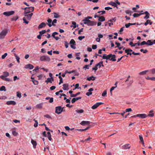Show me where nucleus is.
Here are the masks:
<instances>
[{
  "label": "nucleus",
  "instance_id": "bf43d9fd",
  "mask_svg": "<svg viewBox=\"0 0 155 155\" xmlns=\"http://www.w3.org/2000/svg\"><path fill=\"white\" fill-rule=\"evenodd\" d=\"M89 66H89V64H88V65H85L84 67L83 68H84L85 69H88L89 68Z\"/></svg>",
  "mask_w": 155,
  "mask_h": 155
},
{
  "label": "nucleus",
  "instance_id": "5701e85b",
  "mask_svg": "<svg viewBox=\"0 0 155 155\" xmlns=\"http://www.w3.org/2000/svg\"><path fill=\"white\" fill-rule=\"evenodd\" d=\"M90 21L89 20H88L87 18H85L82 21H84V24H88L89 21Z\"/></svg>",
  "mask_w": 155,
  "mask_h": 155
},
{
  "label": "nucleus",
  "instance_id": "a19ab883",
  "mask_svg": "<svg viewBox=\"0 0 155 155\" xmlns=\"http://www.w3.org/2000/svg\"><path fill=\"white\" fill-rule=\"evenodd\" d=\"M3 75L6 77L9 75V73L7 72H3Z\"/></svg>",
  "mask_w": 155,
  "mask_h": 155
},
{
  "label": "nucleus",
  "instance_id": "dca6fc26",
  "mask_svg": "<svg viewBox=\"0 0 155 155\" xmlns=\"http://www.w3.org/2000/svg\"><path fill=\"white\" fill-rule=\"evenodd\" d=\"M31 143L33 145V147L34 149L36 148V146L37 145V143L36 141L33 140V139L31 140Z\"/></svg>",
  "mask_w": 155,
  "mask_h": 155
},
{
  "label": "nucleus",
  "instance_id": "5fc2aeb1",
  "mask_svg": "<svg viewBox=\"0 0 155 155\" xmlns=\"http://www.w3.org/2000/svg\"><path fill=\"white\" fill-rule=\"evenodd\" d=\"M84 38V36H80L78 37V39L80 40H81L82 39Z\"/></svg>",
  "mask_w": 155,
  "mask_h": 155
},
{
  "label": "nucleus",
  "instance_id": "2f4dec72",
  "mask_svg": "<svg viewBox=\"0 0 155 155\" xmlns=\"http://www.w3.org/2000/svg\"><path fill=\"white\" fill-rule=\"evenodd\" d=\"M14 56L15 57L17 62H18V63H19L20 62V61H19L20 58H19V57L15 53H14Z\"/></svg>",
  "mask_w": 155,
  "mask_h": 155
},
{
  "label": "nucleus",
  "instance_id": "4be33fe9",
  "mask_svg": "<svg viewBox=\"0 0 155 155\" xmlns=\"http://www.w3.org/2000/svg\"><path fill=\"white\" fill-rule=\"evenodd\" d=\"M95 79V77H94L93 76H92L91 77H88L87 78V80L88 81H90L91 80L94 81Z\"/></svg>",
  "mask_w": 155,
  "mask_h": 155
},
{
  "label": "nucleus",
  "instance_id": "774afa93",
  "mask_svg": "<svg viewBox=\"0 0 155 155\" xmlns=\"http://www.w3.org/2000/svg\"><path fill=\"white\" fill-rule=\"evenodd\" d=\"M76 101V99H75V98H74L72 99V100H71V102L73 104L74 102H75Z\"/></svg>",
  "mask_w": 155,
  "mask_h": 155
},
{
  "label": "nucleus",
  "instance_id": "37998d69",
  "mask_svg": "<svg viewBox=\"0 0 155 155\" xmlns=\"http://www.w3.org/2000/svg\"><path fill=\"white\" fill-rule=\"evenodd\" d=\"M149 71H151L153 74H155V68H153L149 70Z\"/></svg>",
  "mask_w": 155,
  "mask_h": 155
},
{
  "label": "nucleus",
  "instance_id": "69168bd1",
  "mask_svg": "<svg viewBox=\"0 0 155 155\" xmlns=\"http://www.w3.org/2000/svg\"><path fill=\"white\" fill-rule=\"evenodd\" d=\"M111 9H112V8L109 7H106L105 8V9L107 10H109Z\"/></svg>",
  "mask_w": 155,
  "mask_h": 155
},
{
  "label": "nucleus",
  "instance_id": "4c0bfd02",
  "mask_svg": "<svg viewBox=\"0 0 155 155\" xmlns=\"http://www.w3.org/2000/svg\"><path fill=\"white\" fill-rule=\"evenodd\" d=\"M139 137L140 140V141L141 142V143H143V137L142 135H139Z\"/></svg>",
  "mask_w": 155,
  "mask_h": 155
},
{
  "label": "nucleus",
  "instance_id": "c756f323",
  "mask_svg": "<svg viewBox=\"0 0 155 155\" xmlns=\"http://www.w3.org/2000/svg\"><path fill=\"white\" fill-rule=\"evenodd\" d=\"M70 44L71 45H76V42L73 39H72L71 40L70 42Z\"/></svg>",
  "mask_w": 155,
  "mask_h": 155
},
{
  "label": "nucleus",
  "instance_id": "20e7f679",
  "mask_svg": "<svg viewBox=\"0 0 155 155\" xmlns=\"http://www.w3.org/2000/svg\"><path fill=\"white\" fill-rule=\"evenodd\" d=\"M7 30H3L1 33H0V39L3 38L7 33Z\"/></svg>",
  "mask_w": 155,
  "mask_h": 155
},
{
  "label": "nucleus",
  "instance_id": "864d4df0",
  "mask_svg": "<svg viewBox=\"0 0 155 155\" xmlns=\"http://www.w3.org/2000/svg\"><path fill=\"white\" fill-rule=\"evenodd\" d=\"M64 42L65 46V47L66 48H68V43L66 41H64Z\"/></svg>",
  "mask_w": 155,
  "mask_h": 155
},
{
  "label": "nucleus",
  "instance_id": "a211bd4d",
  "mask_svg": "<svg viewBox=\"0 0 155 155\" xmlns=\"http://www.w3.org/2000/svg\"><path fill=\"white\" fill-rule=\"evenodd\" d=\"M48 23H47V24L49 26V27H51L52 25V24H51L52 22V20L50 18H49L47 20Z\"/></svg>",
  "mask_w": 155,
  "mask_h": 155
},
{
  "label": "nucleus",
  "instance_id": "8fccbe9b",
  "mask_svg": "<svg viewBox=\"0 0 155 155\" xmlns=\"http://www.w3.org/2000/svg\"><path fill=\"white\" fill-rule=\"evenodd\" d=\"M140 51L141 52H143L144 53H146L148 52V51L146 49L144 50L143 49H141Z\"/></svg>",
  "mask_w": 155,
  "mask_h": 155
},
{
  "label": "nucleus",
  "instance_id": "4468645a",
  "mask_svg": "<svg viewBox=\"0 0 155 155\" xmlns=\"http://www.w3.org/2000/svg\"><path fill=\"white\" fill-rule=\"evenodd\" d=\"M143 13V14H146L145 16L144 17V19H148L149 18L150 14L148 12L145 11L144 13Z\"/></svg>",
  "mask_w": 155,
  "mask_h": 155
},
{
  "label": "nucleus",
  "instance_id": "f704fd0d",
  "mask_svg": "<svg viewBox=\"0 0 155 155\" xmlns=\"http://www.w3.org/2000/svg\"><path fill=\"white\" fill-rule=\"evenodd\" d=\"M76 111L78 113H81L84 112V110L83 109L77 110H76Z\"/></svg>",
  "mask_w": 155,
  "mask_h": 155
},
{
  "label": "nucleus",
  "instance_id": "0e129e2a",
  "mask_svg": "<svg viewBox=\"0 0 155 155\" xmlns=\"http://www.w3.org/2000/svg\"><path fill=\"white\" fill-rule=\"evenodd\" d=\"M125 12L127 14H129L130 13H131V11H130V10H127L125 11Z\"/></svg>",
  "mask_w": 155,
  "mask_h": 155
},
{
  "label": "nucleus",
  "instance_id": "e2e57ef3",
  "mask_svg": "<svg viewBox=\"0 0 155 155\" xmlns=\"http://www.w3.org/2000/svg\"><path fill=\"white\" fill-rule=\"evenodd\" d=\"M132 110L131 108H127L126 110V112H129L132 111Z\"/></svg>",
  "mask_w": 155,
  "mask_h": 155
},
{
  "label": "nucleus",
  "instance_id": "473e14b6",
  "mask_svg": "<svg viewBox=\"0 0 155 155\" xmlns=\"http://www.w3.org/2000/svg\"><path fill=\"white\" fill-rule=\"evenodd\" d=\"M42 105L43 103H40L39 104H37L36 105V107L37 108L40 109L42 107Z\"/></svg>",
  "mask_w": 155,
  "mask_h": 155
},
{
  "label": "nucleus",
  "instance_id": "39448f33",
  "mask_svg": "<svg viewBox=\"0 0 155 155\" xmlns=\"http://www.w3.org/2000/svg\"><path fill=\"white\" fill-rule=\"evenodd\" d=\"M63 108H62L61 106H59L55 107V112L56 113L58 114H61Z\"/></svg>",
  "mask_w": 155,
  "mask_h": 155
},
{
  "label": "nucleus",
  "instance_id": "bb28decb",
  "mask_svg": "<svg viewBox=\"0 0 155 155\" xmlns=\"http://www.w3.org/2000/svg\"><path fill=\"white\" fill-rule=\"evenodd\" d=\"M152 22H151L150 20H148L146 21V22L145 23L144 25L146 26L149 24L150 25H152Z\"/></svg>",
  "mask_w": 155,
  "mask_h": 155
},
{
  "label": "nucleus",
  "instance_id": "052dcab7",
  "mask_svg": "<svg viewBox=\"0 0 155 155\" xmlns=\"http://www.w3.org/2000/svg\"><path fill=\"white\" fill-rule=\"evenodd\" d=\"M145 44L147 45V42L145 41H143L142 42L140 43V45H145Z\"/></svg>",
  "mask_w": 155,
  "mask_h": 155
},
{
  "label": "nucleus",
  "instance_id": "49530a36",
  "mask_svg": "<svg viewBox=\"0 0 155 155\" xmlns=\"http://www.w3.org/2000/svg\"><path fill=\"white\" fill-rule=\"evenodd\" d=\"M5 88L4 86H2L0 88V91H5Z\"/></svg>",
  "mask_w": 155,
  "mask_h": 155
},
{
  "label": "nucleus",
  "instance_id": "338daca9",
  "mask_svg": "<svg viewBox=\"0 0 155 155\" xmlns=\"http://www.w3.org/2000/svg\"><path fill=\"white\" fill-rule=\"evenodd\" d=\"M56 88L55 86H53L50 87V89L51 90H53L54 89Z\"/></svg>",
  "mask_w": 155,
  "mask_h": 155
},
{
  "label": "nucleus",
  "instance_id": "58836bf2",
  "mask_svg": "<svg viewBox=\"0 0 155 155\" xmlns=\"http://www.w3.org/2000/svg\"><path fill=\"white\" fill-rule=\"evenodd\" d=\"M57 20L56 19H54L53 21H52V25L53 26H56V25L54 24V23H57Z\"/></svg>",
  "mask_w": 155,
  "mask_h": 155
},
{
  "label": "nucleus",
  "instance_id": "7ed1b4c3",
  "mask_svg": "<svg viewBox=\"0 0 155 155\" xmlns=\"http://www.w3.org/2000/svg\"><path fill=\"white\" fill-rule=\"evenodd\" d=\"M40 60L41 61H46L49 62L51 59L50 57L48 56L43 55L40 58Z\"/></svg>",
  "mask_w": 155,
  "mask_h": 155
},
{
  "label": "nucleus",
  "instance_id": "0eeeda50",
  "mask_svg": "<svg viewBox=\"0 0 155 155\" xmlns=\"http://www.w3.org/2000/svg\"><path fill=\"white\" fill-rule=\"evenodd\" d=\"M103 104V103L102 102H97L91 107V108L93 109H95L97 108L100 105Z\"/></svg>",
  "mask_w": 155,
  "mask_h": 155
},
{
  "label": "nucleus",
  "instance_id": "de8ad7c7",
  "mask_svg": "<svg viewBox=\"0 0 155 155\" xmlns=\"http://www.w3.org/2000/svg\"><path fill=\"white\" fill-rule=\"evenodd\" d=\"M18 18V16H16L13 17L12 19V21H16Z\"/></svg>",
  "mask_w": 155,
  "mask_h": 155
},
{
  "label": "nucleus",
  "instance_id": "a878e982",
  "mask_svg": "<svg viewBox=\"0 0 155 155\" xmlns=\"http://www.w3.org/2000/svg\"><path fill=\"white\" fill-rule=\"evenodd\" d=\"M142 14H143V13H142L139 14L134 13L133 15V16L134 17H137Z\"/></svg>",
  "mask_w": 155,
  "mask_h": 155
},
{
  "label": "nucleus",
  "instance_id": "ddd939ff",
  "mask_svg": "<svg viewBox=\"0 0 155 155\" xmlns=\"http://www.w3.org/2000/svg\"><path fill=\"white\" fill-rule=\"evenodd\" d=\"M46 24L45 22H42L39 25L38 28V29L42 28L45 27L46 26Z\"/></svg>",
  "mask_w": 155,
  "mask_h": 155
},
{
  "label": "nucleus",
  "instance_id": "c85d7f7f",
  "mask_svg": "<svg viewBox=\"0 0 155 155\" xmlns=\"http://www.w3.org/2000/svg\"><path fill=\"white\" fill-rule=\"evenodd\" d=\"M80 94V92H78L75 94H71L70 96L71 97H76L78 95Z\"/></svg>",
  "mask_w": 155,
  "mask_h": 155
},
{
  "label": "nucleus",
  "instance_id": "cd10ccee",
  "mask_svg": "<svg viewBox=\"0 0 155 155\" xmlns=\"http://www.w3.org/2000/svg\"><path fill=\"white\" fill-rule=\"evenodd\" d=\"M147 45H153V43L151 40H149L147 42Z\"/></svg>",
  "mask_w": 155,
  "mask_h": 155
},
{
  "label": "nucleus",
  "instance_id": "9d476101",
  "mask_svg": "<svg viewBox=\"0 0 155 155\" xmlns=\"http://www.w3.org/2000/svg\"><path fill=\"white\" fill-rule=\"evenodd\" d=\"M130 147L129 144H127L122 146V148L123 149H129Z\"/></svg>",
  "mask_w": 155,
  "mask_h": 155
},
{
  "label": "nucleus",
  "instance_id": "2eb2a0df",
  "mask_svg": "<svg viewBox=\"0 0 155 155\" xmlns=\"http://www.w3.org/2000/svg\"><path fill=\"white\" fill-rule=\"evenodd\" d=\"M90 123V122L89 121H83L81 122L80 124L82 125H84L86 124L88 125Z\"/></svg>",
  "mask_w": 155,
  "mask_h": 155
},
{
  "label": "nucleus",
  "instance_id": "6e6552de",
  "mask_svg": "<svg viewBox=\"0 0 155 155\" xmlns=\"http://www.w3.org/2000/svg\"><path fill=\"white\" fill-rule=\"evenodd\" d=\"M89 22L87 24V25L88 26H93L97 24V22L96 21H91L90 20L88 21Z\"/></svg>",
  "mask_w": 155,
  "mask_h": 155
},
{
  "label": "nucleus",
  "instance_id": "680f3d73",
  "mask_svg": "<svg viewBox=\"0 0 155 155\" xmlns=\"http://www.w3.org/2000/svg\"><path fill=\"white\" fill-rule=\"evenodd\" d=\"M97 48V45H92V48L93 49H95Z\"/></svg>",
  "mask_w": 155,
  "mask_h": 155
},
{
  "label": "nucleus",
  "instance_id": "c03bdc74",
  "mask_svg": "<svg viewBox=\"0 0 155 155\" xmlns=\"http://www.w3.org/2000/svg\"><path fill=\"white\" fill-rule=\"evenodd\" d=\"M117 87V86L116 87H112L110 88V92L111 95H112V91H113L114 88Z\"/></svg>",
  "mask_w": 155,
  "mask_h": 155
},
{
  "label": "nucleus",
  "instance_id": "6e6d98bb",
  "mask_svg": "<svg viewBox=\"0 0 155 155\" xmlns=\"http://www.w3.org/2000/svg\"><path fill=\"white\" fill-rule=\"evenodd\" d=\"M12 133L13 135L14 136H16L18 134V133L15 131H13Z\"/></svg>",
  "mask_w": 155,
  "mask_h": 155
},
{
  "label": "nucleus",
  "instance_id": "f3484780",
  "mask_svg": "<svg viewBox=\"0 0 155 155\" xmlns=\"http://www.w3.org/2000/svg\"><path fill=\"white\" fill-rule=\"evenodd\" d=\"M63 89L64 90H67L69 89L68 85V84H64L63 85Z\"/></svg>",
  "mask_w": 155,
  "mask_h": 155
},
{
  "label": "nucleus",
  "instance_id": "393cba45",
  "mask_svg": "<svg viewBox=\"0 0 155 155\" xmlns=\"http://www.w3.org/2000/svg\"><path fill=\"white\" fill-rule=\"evenodd\" d=\"M109 4L113 6H114L117 8V5L115 2H110Z\"/></svg>",
  "mask_w": 155,
  "mask_h": 155
},
{
  "label": "nucleus",
  "instance_id": "f03ea898",
  "mask_svg": "<svg viewBox=\"0 0 155 155\" xmlns=\"http://www.w3.org/2000/svg\"><path fill=\"white\" fill-rule=\"evenodd\" d=\"M33 15V13H31L30 14H24V15L25 17H24L23 18V22L26 24H28L29 21L26 20V19L28 20H30Z\"/></svg>",
  "mask_w": 155,
  "mask_h": 155
},
{
  "label": "nucleus",
  "instance_id": "f257e3e1",
  "mask_svg": "<svg viewBox=\"0 0 155 155\" xmlns=\"http://www.w3.org/2000/svg\"><path fill=\"white\" fill-rule=\"evenodd\" d=\"M102 58L103 59H106V60H109L112 61H116V56L115 54H110L108 55L106 54H104Z\"/></svg>",
  "mask_w": 155,
  "mask_h": 155
},
{
  "label": "nucleus",
  "instance_id": "72a5a7b5",
  "mask_svg": "<svg viewBox=\"0 0 155 155\" xmlns=\"http://www.w3.org/2000/svg\"><path fill=\"white\" fill-rule=\"evenodd\" d=\"M54 14V18H57L60 17V16L57 13L55 12L53 13Z\"/></svg>",
  "mask_w": 155,
  "mask_h": 155
},
{
  "label": "nucleus",
  "instance_id": "3c124183",
  "mask_svg": "<svg viewBox=\"0 0 155 155\" xmlns=\"http://www.w3.org/2000/svg\"><path fill=\"white\" fill-rule=\"evenodd\" d=\"M72 24L74 25V28H75L76 27V23L75 22L73 21L72 22Z\"/></svg>",
  "mask_w": 155,
  "mask_h": 155
},
{
  "label": "nucleus",
  "instance_id": "13d9d810",
  "mask_svg": "<svg viewBox=\"0 0 155 155\" xmlns=\"http://www.w3.org/2000/svg\"><path fill=\"white\" fill-rule=\"evenodd\" d=\"M131 25V23H129L128 24H126L125 25V26L126 28H129L130 26Z\"/></svg>",
  "mask_w": 155,
  "mask_h": 155
},
{
  "label": "nucleus",
  "instance_id": "09e8293b",
  "mask_svg": "<svg viewBox=\"0 0 155 155\" xmlns=\"http://www.w3.org/2000/svg\"><path fill=\"white\" fill-rule=\"evenodd\" d=\"M7 55V53H5L3 55H2V59H4Z\"/></svg>",
  "mask_w": 155,
  "mask_h": 155
},
{
  "label": "nucleus",
  "instance_id": "412c9836",
  "mask_svg": "<svg viewBox=\"0 0 155 155\" xmlns=\"http://www.w3.org/2000/svg\"><path fill=\"white\" fill-rule=\"evenodd\" d=\"M149 71V70H145L142 72H140L139 74L140 75H144L146 74V73Z\"/></svg>",
  "mask_w": 155,
  "mask_h": 155
},
{
  "label": "nucleus",
  "instance_id": "c9c22d12",
  "mask_svg": "<svg viewBox=\"0 0 155 155\" xmlns=\"http://www.w3.org/2000/svg\"><path fill=\"white\" fill-rule=\"evenodd\" d=\"M45 82L48 83L49 82L50 83H52V81L51 80V78H48L45 81Z\"/></svg>",
  "mask_w": 155,
  "mask_h": 155
},
{
  "label": "nucleus",
  "instance_id": "7c9ffc66",
  "mask_svg": "<svg viewBox=\"0 0 155 155\" xmlns=\"http://www.w3.org/2000/svg\"><path fill=\"white\" fill-rule=\"evenodd\" d=\"M30 8L28 7L27 9L26 10V11H25L24 12V14H27L28 13H30Z\"/></svg>",
  "mask_w": 155,
  "mask_h": 155
},
{
  "label": "nucleus",
  "instance_id": "79ce46f5",
  "mask_svg": "<svg viewBox=\"0 0 155 155\" xmlns=\"http://www.w3.org/2000/svg\"><path fill=\"white\" fill-rule=\"evenodd\" d=\"M46 32V31L45 30H43L41 31H40L39 32V34L42 35L43 34H44Z\"/></svg>",
  "mask_w": 155,
  "mask_h": 155
},
{
  "label": "nucleus",
  "instance_id": "423d86ee",
  "mask_svg": "<svg viewBox=\"0 0 155 155\" xmlns=\"http://www.w3.org/2000/svg\"><path fill=\"white\" fill-rule=\"evenodd\" d=\"M14 13V11H11L9 12H5L3 13L4 15L6 16H9L13 15Z\"/></svg>",
  "mask_w": 155,
  "mask_h": 155
},
{
  "label": "nucleus",
  "instance_id": "b1692460",
  "mask_svg": "<svg viewBox=\"0 0 155 155\" xmlns=\"http://www.w3.org/2000/svg\"><path fill=\"white\" fill-rule=\"evenodd\" d=\"M153 111L152 110H151L149 111V114H148L147 116L150 117H153L154 116V113H153Z\"/></svg>",
  "mask_w": 155,
  "mask_h": 155
},
{
  "label": "nucleus",
  "instance_id": "603ef678",
  "mask_svg": "<svg viewBox=\"0 0 155 155\" xmlns=\"http://www.w3.org/2000/svg\"><path fill=\"white\" fill-rule=\"evenodd\" d=\"M125 51L126 53H127V55L129 54V55H131L132 54V53H131V52H130L129 51H128L127 50H125Z\"/></svg>",
  "mask_w": 155,
  "mask_h": 155
},
{
  "label": "nucleus",
  "instance_id": "1a4fd4ad",
  "mask_svg": "<svg viewBox=\"0 0 155 155\" xmlns=\"http://www.w3.org/2000/svg\"><path fill=\"white\" fill-rule=\"evenodd\" d=\"M34 68V66L30 64H26L25 66V68L26 69H32Z\"/></svg>",
  "mask_w": 155,
  "mask_h": 155
},
{
  "label": "nucleus",
  "instance_id": "aec40b11",
  "mask_svg": "<svg viewBox=\"0 0 155 155\" xmlns=\"http://www.w3.org/2000/svg\"><path fill=\"white\" fill-rule=\"evenodd\" d=\"M98 21H103L105 20V18L103 16H100L98 19Z\"/></svg>",
  "mask_w": 155,
  "mask_h": 155
},
{
  "label": "nucleus",
  "instance_id": "9b49d317",
  "mask_svg": "<svg viewBox=\"0 0 155 155\" xmlns=\"http://www.w3.org/2000/svg\"><path fill=\"white\" fill-rule=\"evenodd\" d=\"M137 116H138L142 118H144L147 117V115L144 114H137Z\"/></svg>",
  "mask_w": 155,
  "mask_h": 155
},
{
  "label": "nucleus",
  "instance_id": "a18cd8bd",
  "mask_svg": "<svg viewBox=\"0 0 155 155\" xmlns=\"http://www.w3.org/2000/svg\"><path fill=\"white\" fill-rule=\"evenodd\" d=\"M107 91L106 90H105L102 93V96L103 97H104L106 96L107 95Z\"/></svg>",
  "mask_w": 155,
  "mask_h": 155
},
{
  "label": "nucleus",
  "instance_id": "ea45409f",
  "mask_svg": "<svg viewBox=\"0 0 155 155\" xmlns=\"http://www.w3.org/2000/svg\"><path fill=\"white\" fill-rule=\"evenodd\" d=\"M33 120L35 122V123L34 124V126L35 127H36L38 126V122L37 120H36L35 119H34Z\"/></svg>",
  "mask_w": 155,
  "mask_h": 155
},
{
  "label": "nucleus",
  "instance_id": "e433bc0d",
  "mask_svg": "<svg viewBox=\"0 0 155 155\" xmlns=\"http://www.w3.org/2000/svg\"><path fill=\"white\" fill-rule=\"evenodd\" d=\"M17 96L19 98H21V93L19 91H18L17 92Z\"/></svg>",
  "mask_w": 155,
  "mask_h": 155
},
{
  "label": "nucleus",
  "instance_id": "f8f14e48",
  "mask_svg": "<svg viewBox=\"0 0 155 155\" xmlns=\"http://www.w3.org/2000/svg\"><path fill=\"white\" fill-rule=\"evenodd\" d=\"M6 104L8 105H15L16 104V103L15 101H8L7 102Z\"/></svg>",
  "mask_w": 155,
  "mask_h": 155
},
{
  "label": "nucleus",
  "instance_id": "4d7b16f0",
  "mask_svg": "<svg viewBox=\"0 0 155 155\" xmlns=\"http://www.w3.org/2000/svg\"><path fill=\"white\" fill-rule=\"evenodd\" d=\"M116 20V18H114L112 19H110L109 20V22H115Z\"/></svg>",
  "mask_w": 155,
  "mask_h": 155
},
{
  "label": "nucleus",
  "instance_id": "6ab92c4d",
  "mask_svg": "<svg viewBox=\"0 0 155 155\" xmlns=\"http://www.w3.org/2000/svg\"><path fill=\"white\" fill-rule=\"evenodd\" d=\"M31 79H32V81L33 82V83L34 84L36 85H37L38 84V82L37 81L35 80H34V78L31 77Z\"/></svg>",
  "mask_w": 155,
  "mask_h": 155
}]
</instances>
